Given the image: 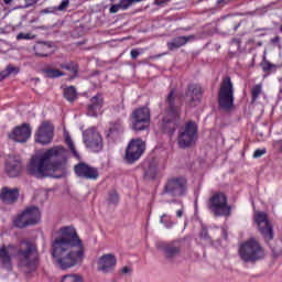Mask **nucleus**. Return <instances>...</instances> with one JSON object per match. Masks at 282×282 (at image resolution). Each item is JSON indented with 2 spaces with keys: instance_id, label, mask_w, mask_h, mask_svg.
Masks as SVG:
<instances>
[{
  "instance_id": "473e14b6",
  "label": "nucleus",
  "mask_w": 282,
  "mask_h": 282,
  "mask_svg": "<svg viewBox=\"0 0 282 282\" xmlns=\"http://www.w3.org/2000/svg\"><path fill=\"white\" fill-rule=\"evenodd\" d=\"M263 91V86L261 84H257L251 88V102H257L259 100V96Z\"/></svg>"
},
{
  "instance_id": "0eeeda50",
  "label": "nucleus",
  "mask_w": 282,
  "mask_h": 282,
  "mask_svg": "<svg viewBox=\"0 0 282 282\" xmlns=\"http://www.w3.org/2000/svg\"><path fill=\"white\" fill-rule=\"evenodd\" d=\"M218 107L224 111H230L235 107V88L230 77H226L218 90Z\"/></svg>"
},
{
  "instance_id": "a19ab883",
  "label": "nucleus",
  "mask_w": 282,
  "mask_h": 282,
  "mask_svg": "<svg viewBox=\"0 0 282 282\" xmlns=\"http://www.w3.org/2000/svg\"><path fill=\"white\" fill-rule=\"evenodd\" d=\"M142 52H144L143 48H133V50H131L130 56H131L132 61L138 59V56H140L142 54Z\"/></svg>"
},
{
  "instance_id": "8fccbe9b",
  "label": "nucleus",
  "mask_w": 282,
  "mask_h": 282,
  "mask_svg": "<svg viewBox=\"0 0 282 282\" xmlns=\"http://www.w3.org/2000/svg\"><path fill=\"white\" fill-rule=\"evenodd\" d=\"M25 3L29 6H34V3H39V0H25Z\"/></svg>"
},
{
  "instance_id": "cd10ccee",
  "label": "nucleus",
  "mask_w": 282,
  "mask_h": 282,
  "mask_svg": "<svg viewBox=\"0 0 282 282\" xmlns=\"http://www.w3.org/2000/svg\"><path fill=\"white\" fill-rule=\"evenodd\" d=\"M142 0H120L118 4H112L109 9L110 14H117L120 10H129L133 3H140Z\"/></svg>"
},
{
  "instance_id": "f3484780",
  "label": "nucleus",
  "mask_w": 282,
  "mask_h": 282,
  "mask_svg": "<svg viewBox=\"0 0 282 282\" xmlns=\"http://www.w3.org/2000/svg\"><path fill=\"white\" fill-rule=\"evenodd\" d=\"M54 139V126L48 121H43L35 132V142L37 144H50Z\"/></svg>"
},
{
  "instance_id": "b1692460",
  "label": "nucleus",
  "mask_w": 282,
  "mask_h": 282,
  "mask_svg": "<svg viewBox=\"0 0 282 282\" xmlns=\"http://www.w3.org/2000/svg\"><path fill=\"white\" fill-rule=\"evenodd\" d=\"M191 41H195V35L174 37L171 42L166 43L167 50H170V52H174V50L184 47V45H186V43H191Z\"/></svg>"
},
{
  "instance_id": "603ef678",
  "label": "nucleus",
  "mask_w": 282,
  "mask_h": 282,
  "mask_svg": "<svg viewBox=\"0 0 282 282\" xmlns=\"http://www.w3.org/2000/svg\"><path fill=\"white\" fill-rule=\"evenodd\" d=\"M3 2L9 6V3H12V0H3Z\"/></svg>"
},
{
  "instance_id": "3c124183",
  "label": "nucleus",
  "mask_w": 282,
  "mask_h": 282,
  "mask_svg": "<svg viewBox=\"0 0 282 282\" xmlns=\"http://www.w3.org/2000/svg\"><path fill=\"white\" fill-rule=\"evenodd\" d=\"M182 215H184V210L178 209V210L176 212V217H182Z\"/></svg>"
},
{
  "instance_id": "c03bdc74",
  "label": "nucleus",
  "mask_w": 282,
  "mask_h": 282,
  "mask_svg": "<svg viewBox=\"0 0 282 282\" xmlns=\"http://www.w3.org/2000/svg\"><path fill=\"white\" fill-rule=\"evenodd\" d=\"M145 175L148 177H155V175H158V170L155 167H150L145 171Z\"/></svg>"
},
{
  "instance_id": "f704fd0d",
  "label": "nucleus",
  "mask_w": 282,
  "mask_h": 282,
  "mask_svg": "<svg viewBox=\"0 0 282 282\" xmlns=\"http://www.w3.org/2000/svg\"><path fill=\"white\" fill-rule=\"evenodd\" d=\"M10 74H19V68L9 65L7 66V69L2 70L0 73L1 78H8V76H10Z\"/></svg>"
},
{
  "instance_id": "ea45409f",
  "label": "nucleus",
  "mask_w": 282,
  "mask_h": 282,
  "mask_svg": "<svg viewBox=\"0 0 282 282\" xmlns=\"http://www.w3.org/2000/svg\"><path fill=\"white\" fill-rule=\"evenodd\" d=\"M69 8V0H63L58 7H55V10L58 12H64V10H67Z\"/></svg>"
},
{
  "instance_id": "de8ad7c7",
  "label": "nucleus",
  "mask_w": 282,
  "mask_h": 282,
  "mask_svg": "<svg viewBox=\"0 0 282 282\" xmlns=\"http://www.w3.org/2000/svg\"><path fill=\"white\" fill-rule=\"evenodd\" d=\"M271 43L273 45H279L281 43V37L279 35L274 36L273 39H271Z\"/></svg>"
},
{
  "instance_id": "9d476101",
  "label": "nucleus",
  "mask_w": 282,
  "mask_h": 282,
  "mask_svg": "<svg viewBox=\"0 0 282 282\" xmlns=\"http://www.w3.org/2000/svg\"><path fill=\"white\" fill-rule=\"evenodd\" d=\"M83 142L86 149H89L93 153H100L105 147L102 134L96 127H90L83 132Z\"/></svg>"
},
{
  "instance_id": "72a5a7b5",
  "label": "nucleus",
  "mask_w": 282,
  "mask_h": 282,
  "mask_svg": "<svg viewBox=\"0 0 282 282\" xmlns=\"http://www.w3.org/2000/svg\"><path fill=\"white\" fill-rule=\"evenodd\" d=\"M160 224H163L165 228H173L175 226V223L171 219V216L163 214L160 218Z\"/></svg>"
},
{
  "instance_id": "c85d7f7f",
  "label": "nucleus",
  "mask_w": 282,
  "mask_h": 282,
  "mask_svg": "<svg viewBox=\"0 0 282 282\" xmlns=\"http://www.w3.org/2000/svg\"><path fill=\"white\" fill-rule=\"evenodd\" d=\"M41 73L43 74L44 78H61L65 76V73H63V70L52 67L42 68Z\"/></svg>"
},
{
  "instance_id": "ddd939ff",
  "label": "nucleus",
  "mask_w": 282,
  "mask_h": 282,
  "mask_svg": "<svg viewBox=\"0 0 282 282\" xmlns=\"http://www.w3.org/2000/svg\"><path fill=\"white\" fill-rule=\"evenodd\" d=\"M132 129L134 131H145L151 124V110L149 107L135 109L131 116Z\"/></svg>"
},
{
  "instance_id": "6e6d98bb",
  "label": "nucleus",
  "mask_w": 282,
  "mask_h": 282,
  "mask_svg": "<svg viewBox=\"0 0 282 282\" xmlns=\"http://www.w3.org/2000/svg\"><path fill=\"white\" fill-rule=\"evenodd\" d=\"M280 32L282 33V24H281V26H280Z\"/></svg>"
},
{
  "instance_id": "393cba45",
  "label": "nucleus",
  "mask_w": 282,
  "mask_h": 282,
  "mask_svg": "<svg viewBox=\"0 0 282 282\" xmlns=\"http://www.w3.org/2000/svg\"><path fill=\"white\" fill-rule=\"evenodd\" d=\"M0 199L3 204H15L19 199V188H8L3 187L0 193Z\"/></svg>"
},
{
  "instance_id": "4d7b16f0",
  "label": "nucleus",
  "mask_w": 282,
  "mask_h": 282,
  "mask_svg": "<svg viewBox=\"0 0 282 282\" xmlns=\"http://www.w3.org/2000/svg\"><path fill=\"white\" fill-rule=\"evenodd\" d=\"M280 83L282 84V78H280Z\"/></svg>"
},
{
  "instance_id": "2eb2a0df",
  "label": "nucleus",
  "mask_w": 282,
  "mask_h": 282,
  "mask_svg": "<svg viewBox=\"0 0 282 282\" xmlns=\"http://www.w3.org/2000/svg\"><path fill=\"white\" fill-rule=\"evenodd\" d=\"M74 173L80 180H90L96 182L100 177L98 167H94L85 162H79L74 166Z\"/></svg>"
},
{
  "instance_id": "423d86ee",
  "label": "nucleus",
  "mask_w": 282,
  "mask_h": 282,
  "mask_svg": "<svg viewBox=\"0 0 282 282\" xmlns=\"http://www.w3.org/2000/svg\"><path fill=\"white\" fill-rule=\"evenodd\" d=\"M188 193V181L184 176H171L165 181L163 195L184 197Z\"/></svg>"
},
{
  "instance_id": "a878e982",
  "label": "nucleus",
  "mask_w": 282,
  "mask_h": 282,
  "mask_svg": "<svg viewBox=\"0 0 282 282\" xmlns=\"http://www.w3.org/2000/svg\"><path fill=\"white\" fill-rule=\"evenodd\" d=\"M122 131H124V126L122 124V120L118 119L110 122V127L108 131H106V138L110 140L111 138H116V135H120Z\"/></svg>"
},
{
  "instance_id": "a211bd4d",
  "label": "nucleus",
  "mask_w": 282,
  "mask_h": 282,
  "mask_svg": "<svg viewBox=\"0 0 282 282\" xmlns=\"http://www.w3.org/2000/svg\"><path fill=\"white\" fill-rule=\"evenodd\" d=\"M116 263H118L116 256L107 253L99 258L97 262V269L99 272H104V274H107L109 272H113V270L116 269Z\"/></svg>"
},
{
  "instance_id": "bb28decb",
  "label": "nucleus",
  "mask_w": 282,
  "mask_h": 282,
  "mask_svg": "<svg viewBox=\"0 0 282 282\" xmlns=\"http://www.w3.org/2000/svg\"><path fill=\"white\" fill-rule=\"evenodd\" d=\"M162 250L166 259H174V257L180 254V245L177 242L163 243Z\"/></svg>"
},
{
  "instance_id": "4be33fe9",
  "label": "nucleus",
  "mask_w": 282,
  "mask_h": 282,
  "mask_svg": "<svg viewBox=\"0 0 282 282\" xmlns=\"http://www.w3.org/2000/svg\"><path fill=\"white\" fill-rule=\"evenodd\" d=\"M12 250H14V246L12 245H3L0 248V261L6 270H12Z\"/></svg>"
},
{
  "instance_id": "a18cd8bd",
  "label": "nucleus",
  "mask_w": 282,
  "mask_h": 282,
  "mask_svg": "<svg viewBox=\"0 0 282 282\" xmlns=\"http://www.w3.org/2000/svg\"><path fill=\"white\" fill-rule=\"evenodd\" d=\"M56 7H51L42 10V14H54Z\"/></svg>"
},
{
  "instance_id": "20e7f679",
  "label": "nucleus",
  "mask_w": 282,
  "mask_h": 282,
  "mask_svg": "<svg viewBox=\"0 0 282 282\" xmlns=\"http://www.w3.org/2000/svg\"><path fill=\"white\" fill-rule=\"evenodd\" d=\"M15 257L22 268H28L29 272H34L39 268V250L36 243L22 240L15 253Z\"/></svg>"
},
{
  "instance_id": "f03ea898",
  "label": "nucleus",
  "mask_w": 282,
  "mask_h": 282,
  "mask_svg": "<svg viewBox=\"0 0 282 282\" xmlns=\"http://www.w3.org/2000/svg\"><path fill=\"white\" fill-rule=\"evenodd\" d=\"M67 150L63 145L50 148L42 154L33 155L26 165L28 175L44 180V177H65L67 175Z\"/></svg>"
},
{
  "instance_id": "09e8293b",
  "label": "nucleus",
  "mask_w": 282,
  "mask_h": 282,
  "mask_svg": "<svg viewBox=\"0 0 282 282\" xmlns=\"http://www.w3.org/2000/svg\"><path fill=\"white\" fill-rule=\"evenodd\" d=\"M121 272L122 274H129V272H131V269L129 267H123Z\"/></svg>"
},
{
  "instance_id": "6ab92c4d",
  "label": "nucleus",
  "mask_w": 282,
  "mask_h": 282,
  "mask_svg": "<svg viewBox=\"0 0 282 282\" xmlns=\"http://www.w3.org/2000/svg\"><path fill=\"white\" fill-rule=\"evenodd\" d=\"M4 171L9 177H19L23 171V163L19 156H10L6 162Z\"/></svg>"
},
{
  "instance_id": "58836bf2",
  "label": "nucleus",
  "mask_w": 282,
  "mask_h": 282,
  "mask_svg": "<svg viewBox=\"0 0 282 282\" xmlns=\"http://www.w3.org/2000/svg\"><path fill=\"white\" fill-rule=\"evenodd\" d=\"M262 70L263 72H272V69H276V65L270 63V61L264 59L261 64Z\"/></svg>"
},
{
  "instance_id": "7ed1b4c3",
  "label": "nucleus",
  "mask_w": 282,
  "mask_h": 282,
  "mask_svg": "<svg viewBox=\"0 0 282 282\" xmlns=\"http://www.w3.org/2000/svg\"><path fill=\"white\" fill-rule=\"evenodd\" d=\"M166 116L163 117L162 130L169 135H174L180 127V107L175 105V89H171L166 97Z\"/></svg>"
},
{
  "instance_id": "1a4fd4ad",
  "label": "nucleus",
  "mask_w": 282,
  "mask_h": 282,
  "mask_svg": "<svg viewBox=\"0 0 282 282\" xmlns=\"http://www.w3.org/2000/svg\"><path fill=\"white\" fill-rule=\"evenodd\" d=\"M40 221L41 210L36 206H31L15 217L13 225L15 228H28V226H36Z\"/></svg>"
},
{
  "instance_id": "7c9ffc66",
  "label": "nucleus",
  "mask_w": 282,
  "mask_h": 282,
  "mask_svg": "<svg viewBox=\"0 0 282 282\" xmlns=\"http://www.w3.org/2000/svg\"><path fill=\"white\" fill-rule=\"evenodd\" d=\"M61 69H66L67 72H70L72 76L70 78H76L78 76V64L76 62H70L68 64H61Z\"/></svg>"
},
{
  "instance_id": "2f4dec72",
  "label": "nucleus",
  "mask_w": 282,
  "mask_h": 282,
  "mask_svg": "<svg viewBox=\"0 0 282 282\" xmlns=\"http://www.w3.org/2000/svg\"><path fill=\"white\" fill-rule=\"evenodd\" d=\"M106 202L108 206H118V204H120V195L116 189H111L110 192H108Z\"/></svg>"
},
{
  "instance_id": "412c9836",
  "label": "nucleus",
  "mask_w": 282,
  "mask_h": 282,
  "mask_svg": "<svg viewBox=\"0 0 282 282\" xmlns=\"http://www.w3.org/2000/svg\"><path fill=\"white\" fill-rule=\"evenodd\" d=\"M105 105V99L101 94H97L90 98V104L88 105L87 111L88 116L91 118H96L98 116V111L102 109Z\"/></svg>"
},
{
  "instance_id": "79ce46f5",
  "label": "nucleus",
  "mask_w": 282,
  "mask_h": 282,
  "mask_svg": "<svg viewBox=\"0 0 282 282\" xmlns=\"http://www.w3.org/2000/svg\"><path fill=\"white\" fill-rule=\"evenodd\" d=\"M268 153V150L264 149H257L254 152H253V155L252 158L254 159H259V158H262V155H265Z\"/></svg>"
},
{
  "instance_id": "aec40b11",
  "label": "nucleus",
  "mask_w": 282,
  "mask_h": 282,
  "mask_svg": "<svg viewBox=\"0 0 282 282\" xmlns=\"http://www.w3.org/2000/svg\"><path fill=\"white\" fill-rule=\"evenodd\" d=\"M33 52L35 56H39L40 58H47V56L54 54V45L52 42H37L33 46Z\"/></svg>"
},
{
  "instance_id": "e433bc0d",
  "label": "nucleus",
  "mask_w": 282,
  "mask_h": 282,
  "mask_svg": "<svg viewBox=\"0 0 282 282\" xmlns=\"http://www.w3.org/2000/svg\"><path fill=\"white\" fill-rule=\"evenodd\" d=\"M66 144L68 145L70 152L73 153L74 158H77V160H80V155L76 151V147L74 145V141H72V138H66Z\"/></svg>"
},
{
  "instance_id": "49530a36",
  "label": "nucleus",
  "mask_w": 282,
  "mask_h": 282,
  "mask_svg": "<svg viewBox=\"0 0 282 282\" xmlns=\"http://www.w3.org/2000/svg\"><path fill=\"white\" fill-rule=\"evenodd\" d=\"M200 239H205V240L210 239V236H208V229H206V228L202 229V231H200Z\"/></svg>"
},
{
  "instance_id": "37998d69",
  "label": "nucleus",
  "mask_w": 282,
  "mask_h": 282,
  "mask_svg": "<svg viewBox=\"0 0 282 282\" xmlns=\"http://www.w3.org/2000/svg\"><path fill=\"white\" fill-rule=\"evenodd\" d=\"M171 0H154V6H160L161 8H166Z\"/></svg>"
},
{
  "instance_id": "4468645a",
  "label": "nucleus",
  "mask_w": 282,
  "mask_h": 282,
  "mask_svg": "<svg viewBox=\"0 0 282 282\" xmlns=\"http://www.w3.org/2000/svg\"><path fill=\"white\" fill-rule=\"evenodd\" d=\"M9 140L12 142H19L20 144H25L30 138H32V127L30 123H22L15 127L8 133Z\"/></svg>"
},
{
  "instance_id": "9b49d317",
  "label": "nucleus",
  "mask_w": 282,
  "mask_h": 282,
  "mask_svg": "<svg viewBox=\"0 0 282 282\" xmlns=\"http://www.w3.org/2000/svg\"><path fill=\"white\" fill-rule=\"evenodd\" d=\"M144 151H147V142L140 138L131 139L126 148L123 160L127 164H135L144 155Z\"/></svg>"
},
{
  "instance_id": "5701e85b",
  "label": "nucleus",
  "mask_w": 282,
  "mask_h": 282,
  "mask_svg": "<svg viewBox=\"0 0 282 282\" xmlns=\"http://www.w3.org/2000/svg\"><path fill=\"white\" fill-rule=\"evenodd\" d=\"M185 96L186 98H189V102L202 100V98H204V88H202L199 84H189Z\"/></svg>"
},
{
  "instance_id": "5fc2aeb1",
  "label": "nucleus",
  "mask_w": 282,
  "mask_h": 282,
  "mask_svg": "<svg viewBox=\"0 0 282 282\" xmlns=\"http://www.w3.org/2000/svg\"><path fill=\"white\" fill-rule=\"evenodd\" d=\"M258 45H259V47H261V45H263V43H262V42H259Z\"/></svg>"
},
{
  "instance_id": "f8f14e48",
  "label": "nucleus",
  "mask_w": 282,
  "mask_h": 282,
  "mask_svg": "<svg viewBox=\"0 0 282 282\" xmlns=\"http://www.w3.org/2000/svg\"><path fill=\"white\" fill-rule=\"evenodd\" d=\"M195 142H197V123L195 121H187L184 131L178 134L177 144L180 149H188Z\"/></svg>"
},
{
  "instance_id": "c9c22d12",
  "label": "nucleus",
  "mask_w": 282,
  "mask_h": 282,
  "mask_svg": "<svg viewBox=\"0 0 282 282\" xmlns=\"http://www.w3.org/2000/svg\"><path fill=\"white\" fill-rule=\"evenodd\" d=\"M62 282H83V278L78 274H67L62 278Z\"/></svg>"
},
{
  "instance_id": "dca6fc26",
  "label": "nucleus",
  "mask_w": 282,
  "mask_h": 282,
  "mask_svg": "<svg viewBox=\"0 0 282 282\" xmlns=\"http://www.w3.org/2000/svg\"><path fill=\"white\" fill-rule=\"evenodd\" d=\"M254 221L264 241H272V239H274V230L272 229V225H270V221L268 220V214L257 213L254 216Z\"/></svg>"
},
{
  "instance_id": "c756f323",
  "label": "nucleus",
  "mask_w": 282,
  "mask_h": 282,
  "mask_svg": "<svg viewBox=\"0 0 282 282\" xmlns=\"http://www.w3.org/2000/svg\"><path fill=\"white\" fill-rule=\"evenodd\" d=\"M64 98L68 102H76L78 100V93L76 91V87L74 86H68L64 88Z\"/></svg>"
},
{
  "instance_id": "39448f33",
  "label": "nucleus",
  "mask_w": 282,
  "mask_h": 282,
  "mask_svg": "<svg viewBox=\"0 0 282 282\" xmlns=\"http://www.w3.org/2000/svg\"><path fill=\"white\" fill-rule=\"evenodd\" d=\"M239 256L245 263H254L265 257V251L257 239L251 238L240 245Z\"/></svg>"
},
{
  "instance_id": "864d4df0",
  "label": "nucleus",
  "mask_w": 282,
  "mask_h": 282,
  "mask_svg": "<svg viewBox=\"0 0 282 282\" xmlns=\"http://www.w3.org/2000/svg\"><path fill=\"white\" fill-rule=\"evenodd\" d=\"M216 1H217L218 6H219V4L224 3V1H226V0H216Z\"/></svg>"
},
{
  "instance_id": "f257e3e1",
  "label": "nucleus",
  "mask_w": 282,
  "mask_h": 282,
  "mask_svg": "<svg viewBox=\"0 0 282 282\" xmlns=\"http://www.w3.org/2000/svg\"><path fill=\"white\" fill-rule=\"evenodd\" d=\"M52 257L61 270H69L83 263L85 245L74 227H62L59 237L52 243Z\"/></svg>"
},
{
  "instance_id": "6e6552de",
  "label": "nucleus",
  "mask_w": 282,
  "mask_h": 282,
  "mask_svg": "<svg viewBox=\"0 0 282 282\" xmlns=\"http://www.w3.org/2000/svg\"><path fill=\"white\" fill-rule=\"evenodd\" d=\"M209 210L215 217H230L232 207L228 205V197L224 193H216L209 198Z\"/></svg>"
},
{
  "instance_id": "4c0bfd02",
  "label": "nucleus",
  "mask_w": 282,
  "mask_h": 282,
  "mask_svg": "<svg viewBox=\"0 0 282 282\" xmlns=\"http://www.w3.org/2000/svg\"><path fill=\"white\" fill-rule=\"evenodd\" d=\"M33 39H36V35L32 33H19L17 35V41H33Z\"/></svg>"
}]
</instances>
